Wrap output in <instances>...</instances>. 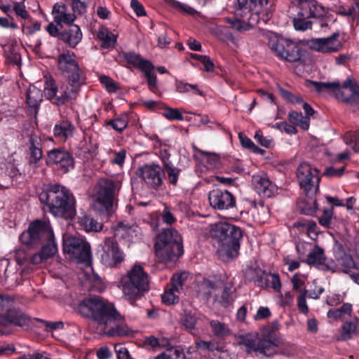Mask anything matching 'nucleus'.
Instances as JSON below:
<instances>
[{
    "mask_svg": "<svg viewBox=\"0 0 359 359\" xmlns=\"http://www.w3.org/2000/svg\"><path fill=\"white\" fill-rule=\"evenodd\" d=\"M351 311L352 305L349 303H344L340 308L329 310L327 316L330 318L338 319L346 314L350 315Z\"/></svg>",
    "mask_w": 359,
    "mask_h": 359,
    "instance_id": "nucleus-48",
    "label": "nucleus"
},
{
    "mask_svg": "<svg viewBox=\"0 0 359 359\" xmlns=\"http://www.w3.org/2000/svg\"><path fill=\"white\" fill-rule=\"evenodd\" d=\"M187 278V276L185 273H175L171 278L170 284L167 286L179 292L180 290L182 289V286Z\"/></svg>",
    "mask_w": 359,
    "mask_h": 359,
    "instance_id": "nucleus-52",
    "label": "nucleus"
},
{
    "mask_svg": "<svg viewBox=\"0 0 359 359\" xmlns=\"http://www.w3.org/2000/svg\"><path fill=\"white\" fill-rule=\"evenodd\" d=\"M279 90L283 98L287 102L292 104H300L304 102L301 96L296 95L283 88H280Z\"/></svg>",
    "mask_w": 359,
    "mask_h": 359,
    "instance_id": "nucleus-56",
    "label": "nucleus"
},
{
    "mask_svg": "<svg viewBox=\"0 0 359 359\" xmlns=\"http://www.w3.org/2000/svg\"><path fill=\"white\" fill-rule=\"evenodd\" d=\"M252 181L255 191L263 197H271L276 190V185L266 176H255Z\"/></svg>",
    "mask_w": 359,
    "mask_h": 359,
    "instance_id": "nucleus-27",
    "label": "nucleus"
},
{
    "mask_svg": "<svg viewBox=\"0 0 359 359\" xmlns=\"http://www.w3.org/2000/svg\"><path fill=\"white\" fill-rule=\"evenodd\" d=\"M99 81L109 93H115L119 89L118 84L108 76L101 75Z\"/></svg>",
    "mask_w": 359,
    "mask_h": 359,
    "instance_id": "nucleus-55",
    "label": "nucleus"
},
{
    "mask_svg": "<svg viewBox=\"0 0 359 359\" xmlns=\"http://www.w3.org/2000/svg\"><path fill=\"white\" fill-rule=\"evenodd\" d=\"M341 332L338 338L339 341H347L352 337V333L355 330V325L351 322H346L341 327Z\"/></svg>",
    "mask_w": 359,
    "mask_h": 359,
    "instance_id": "nucleus-54",
    "label": "nucleus"
},
{
    "mask_svg": "<svg viewBox=\"0 0 359 359\" xmlns=\"http://www.w3.org/2000/svg\"><path fill=\"white\" fill-rule=\"evenodd\" d=\"M77 309L82 316L91 319L106 328L120 317V313L114 305L100 297H85L78 304Z\"/></svg>",
    "mask_w": 359,
    "mask_h": 359,
    "instance_id": "nucleus-5",
    "label": "nucleus"
},
{
    "mask_svg": "<svg viewBox=\"0 0 359 359\" xmlns=\"http://www.w3.org/2000/svg\"><path fill=\"white\" fill-rule=\"evenodd\" d=\"M269 276L271 277V279H269V287L273 288V290L276 292H280L282 285L279 274L269 272L268 278Z\"/></svg>",
    "mask_w": 359,
    "mask_h": 359,
    "instance_id": "nucleus-59",
    "label": "nucleus"
},
{
    "mask_svg": "<svg viewBox=\"0 0 359 359\" xmlns=\"http://www.w3.org/2000/svg\"><path fill=\"white\" fill-rule=\"evenodd\" d=\"M40 252L44 256L45 259H48L55 255L57 252V245L55 242V236L53 234L52 238H48L43 244L40 245Z\"/></svg>",
    "mask_w": 359,
    "mask_h": 359,
    "instance_id": "nucleus-34",
    "label": "nucleus"
},
{
    "mask_svg": "<svg viewBox=\"0 0 359 359\" xmlns=\"http://www.w3.org/2000/svg\"><path fill=\"white\" fill-rule=\"evenodd\" d=\"M62 250L65 254H68L69 258L76 262L86 266L91 264L90 245L86 241L76 236H64Z\"/></svg>",
    "mask_w": 359,
    "mask_h": 359,
    "instance_id": "nucleus-12",
    "label": "nucleus"
},
{
    "mask_svg": "<svg viewBox=\"0 0 359 359\" xmlns=\"http://www.w3.org/2000/svg\"><path fill=\"white\" fill-rule=\"evenodd\" d=\"M341 14L344 16H349L355 19L359 17V3H355L347 8H344Z\"/></svg>",
    "mask_w": 359,
    "mask_h": 359,
    "instance_id": "nucleus-61",
    "label": "nucleus"
},
{
    "mask_svg": "<svg viewBox=\"0 0 359 359\" xmlns=\"http://www.w3.org/2000/svg\"><path fill=\"white\" fill-rule=\"evenodd\" d=\"M161 112L163 117L169 121H182L184 116L177 108L168 107L164 103Z\"/></svg>",
    "mask_w": 359,
    "mask_h": 359,
    "instance_id": "nucleus-47",
    "label": "nucleus"
},
{
    "mask_svg": "<svg viewBox=\"0 0 359 359\" xmlns=\"http://www.w3.org/2000/svg\"><path fill=\"white\" fill-rule=\"evenodd\" d=\"M75 57L76 55L73 53L70 54L69 51L57 57V67L67 81L66 85L58 88L51 76H44L43 95L53 105L60 107L76 100L81 87L86 83V74Z\"/></svg>",
    "mask_w": 359,
    "mask_h": 359,
    "instance_id": "nucleus-1",
    "label": "nucleus"
},
{
    "mask_svg": "<svg viewBox=\"0 0 359 359\" xmlns=\"http://www.w3.org/2000/svg\"><path fill=\"white\" fill-rule=\"evenodd\" d=\"M175 87L177 92L180 93L193 92L194 94L203 96L204 93L202 90L198 89L196 84H191L189 83H184L182 81L178 79L175 80Z\"/></svg>",
    "mask_w": 359,
    "mask_h": 359,
    "instance_id": "nucleus-43",
    "label": "nucleus"
},
{
    "mask_svg": "<svg viewBox=\"0 0 359 359\" xmlns=\"http://www.w3.org/2000/svg\"><path fill=\"white\" fill-rule=\"evenodd\" d=\"M53 22L58 27L72 24L75 20L74 14L67 13V7L63 3H56L52 10Z\"/></svg>",
    "mask_w": 359,
    "mask_h": 359,
    "instance_id": "nucleus-25",
    "label": "nucleus"
},
{
    "mask_svg": "<svg viewBox=\"0 0 359 359\" xmlns=\"http://www.w3.org/2000/svg\"><path fill=\"white\" fill-rule=\"evenodd\" d=\"M300 15L323 21L326 16L327 10L324 6L317 0H311L297 5Z\"/></svg>",
    "mask_w": 359,
    "mask_h": 359,
    "instance_id": "nucleus-23",
    "label": "nucleus"
},
{
    "mask_svg": "<svg viewBox=\"0 0 359 359\" xmlns=\"http://www.w3.org/2000/svg\"><path fill=\"white\" fill-rule=\"evenodd\" d=\"M121 283L126 299L133 306H135V302L149 290V275L140 264H135L122 277Z\"/></svg>",
    "mask_w": 359,
    "mask_h": 359,
    "instance_id": "nucleus-7",
    "label": "nucleus"
},
{
    "mask_svg": "<svg viewBox=\"0 0 359 359\" xmlns=\"http://www.w3.org/2000/svg\"><path fill=\"white\" fill-rule=\"evenodd\" d=\"M53 234L50 222L37 219L29 224L27 229L20 234L19 239L29 248H38L48 238H52Z\"/></svg>",
    "mask_w": 359,
    "mask_h": 359,
    "instance_id": "nucleus-10",
    "label": "nucleus"
},
{
    "mask_svg": "<svg viewBox=\"0 0 359 359\" xmlns=\"http://www.w3.org/2000/svg\"><path fill=\"white\" fill-rule=\"evenodd\" d=\"M67 27H58L54 22H50L45 30L48 34L62 41L70 48H75L81 41L83 34L80 27L74 24L66 25Z\"/></svg>",
    "mask_w": 359,
    "mask_h": 359,
    "instance_id": "nucleus-15",
    "label": "nucleus"
},
{
    "mask_svg": "<svg viewBox=\"0 0 359 359\" xmlns=\"http://www.w3.org/2000/svg\"><path fill=\"white\" fill-rule=\"evenodd\" d=\"M0 333L8 334V328L29 327L31 318L17 304L15 299L9 295L0 296Z\"/></svg>",
    "mask_w": 359,
    "mask_h": 359,
    "instance_id": "nucleus-6",
    "label": "nucleus"
},
{
    "mask_svg": "<svg viewBox=\"0 0 359 359\" xmlns=\"http://www.w3.org/2000/svg\"><path fill=\"white\" fill-rule=\"evenodd\" d=\"M46 164L62 174H67L75 168L72 154L63 147L53 148L48 151L46 157Z\"/></svg>",
    "mask_w": 359,
    "mask_h": 359,
    "instance_id": "nucleus-16",
    "label": "nucleus"
},
{
    "mask_svg": "<svg viewBox=\"0 0 359 359\" xmlns=\"http://www.w3.org/2000/svg\"><path fill=\"white\" fill-rule=\"evenodd\" d=\"M21 29L24 34L32 36L41 29V22L31 16V20H26L22 22Z\"/></svg>",
    "mask_w": 359,
    "mask_h": 359,
    "instance_id": "nucleus-40",
    "label": "nucleus"
},
{
    "mask_svg": "<svg viewBox=\"0 0 359 359\" xmlns=\"http://www.w3.org/2000/svg\"><path fill=\"white\" fill-rule=\"evenodd\" d=\"M210 327L213 336L218 339H224L231 334V330L229 326L218 320H211Z\"/></svg>",
    "mask_w": 359,
    "mask_h": 359,
    "instance_id": "nucleus-32",
    "label": "nucleus"
},
{
    "mask_svg": "<svg viewBox=\"0 0 359 359\" xmlns=\"http://www.w3.org/2000/svg\"><path fill=\"white\" fill-rule=\"evenodd\" d=\"M253 271L255 276L252 279L255 284L263 288H268L269 284V273L259 268L254 269Z\"/></svg>",
    "mask_w": 359,
    "mask_h": 359,
    "instance_id": "nucleus-45",
    "label": "nucleus"
},
{
    "mask_svg": "<svg viewBox=\"0 0 359 359\" xmlns=\"http://www.w3.org/2000/svg\"><path fill=\"white\" fill-rule=\"evenodd\" d=\"M79 224L88 232H98L102 229V224L88 215H83L80 217Z\"/></svg>",
    "mask_w": 359,
    "mask_h": 359,
    "instance_id": "nucleus-35",
    "label": "nucleus"
},
{
    "mask_svg": "<svg viewBox=\"0 0 359 359\" xmlns=\"http://www.w3.org/2000/svg\"><path fill=\"white\" fill-rule=\"evenodd\" d=\"M312 196L310 194L309 196H306L309 199L304 200L299 204L301 214L311 216L316 214L318 210V203L316 199H312Z\"/></svg>",
    "mask_w": 359,
    "mask_h": 359,
    "instance_id": "nucleus-36",
    "label": "nucleus"
},
{
    "mask_svg": "<svg viewBox=\"0 0 359 359\" xmlns=\"http://www.w3.org/2000/svg\"><path fill=\"white\" fill-rule=\"evenodd\" d=\"M125 259L123 252L120 249L117 241L113 238H107L102 246L100 256L102 263L108 267H116Z\"/></svg>",
    "mask_w": 359,
    "mask_h": 359,
    "instance_id": "nucleus-19",
    "label": "nucleus"
},
{
    "mask_svg": "<svg viewBox=\"0 0 359 359\" xmlns=\"http://www.w3.org/2000/svg\"><path fill=\"white\" fill-rule=\"evenodd\" d=\"M339 98L346 104L351 106L359 104V86L351 79H347L337 93Z\"/></svg>",
    "mask_w": 359,
    "mask_h": 359,
    "instance_id": "nucleus-24",
    "label": "nucleus"
},
{
    "mask_svg": "<svg viewBox=\"0 0 359 359\" xmlns=\"http://www.w3.org/2000/svg\"><path fill=\"white\" fill-rule=\"evenodd\" d=\"M76 128L74 125L67 120L58 121L53 128V135L56 138L67 140L73 137Z\"/></svg>",
    "mask_w": 359,
    "mask_h": 359,
    "instance_id": "nucleus-28",
    "label": "nucleus"
},
{
    "mask_svg": "<svg viewBox=\"0 0 359 359\" xmlns=\"http://www.w3.org/2000/svg\"><path fill=\"white\" fill-rule=\"evenodd\" d=\"M309 83L314 87L318 93L321 92H336L340 90L339 82H321L310 81Z\"/></svg>",
    "mask_w": 359,
    "mask_h": 359,
    "instance_id": "nucleus-38",
    "label": "nucleus"
},
{
    "mask_svg": "<svg viewBox=\"0 0 359 359\" xmlns=\"http://www.w3.org/2000/svg\"><path fill=\"white\" fill-rule=\"evenodd\" d=\"M42 101V93L35 87L29 88L26 95L27 104L32 108L37 109Z\"/></svg>",
    "mask_w": 359,
    "mask_h": 359,
    "instance_id": "nucleus-37",
    "label": "nucleus"
},
{
    "mask_svg": "<svg viewBox=\"0 0 359 359\" xmlns=\"http://www.w3.org/2000/svg\"><path fill=\"white\" fill-rule=\"evenodd\" d=\"M154 249L159 262L175 263L184 255L182 237L175 229H165L156 235Z\"/></svg>",
    "mask_w": 359,
    "mask_h": 359,
    "instance_id": "nucleus-4",
    "label": "nucleus"
},
{
    "mask_svg": "<svg viewBox=\"0 0 359 359\" xmlns=\"http://www.w3.org/2000/svg\"><path fill=\"white\" fill-rule=\"evenodd\" d=\"M231 301V290L229 287H225L222 292L219 303L223 307L226 308L230 305Z\"/></svg>",
    "mask_w": 359,
    "mask_h": 359,
    "instance_id": "nucleus-64",
    "label": "nucleus"
},
{
    "mask_svg": "<svg viewBox=\"0 0 359 359\" xmlns=\"http://www.w3.org/2000/svg\"><path fill=\"white\" fill-rule=\"evenodd\" d=\"M269 47L278 58L289 62L300 61L305 53L304 49L297 43L280 36L271 37L269 41Z\"/></svg>",
    "mask_w": 359,
    "mask_h": 359,
    "instance_id": "nucleus-11",
    "label": "nucleus"
},
{
    "mask_svg": "<svg viewBox=\"0 0 359 359\" xmlns=\"http://www.w3.org/2000/svg\"><path fill=\"white\" fill-rule=\"evenodd\" d=\"M97 38L102 41V47L109 48L114 47L117 36L108 31L106 27H102L97 32Z\"/></svg>",
    "mask_w": 359,
    "mask_h": 359,
    "instance_id": "nucleus-33",
    "label": "nucleus"
},
{
    "mask_svg": "<svg viewBox=\"0 0 359 359\" xmlns=\"http://www.w3.org/2000/svg\"><path fill=\"white\" fill-rule=\"evenodd\" d=\"M116 185L112 180L106 179L100 184L97 194V204L100 212L110 217L114 212L113 205L116 195Z\"/></svg>",
    "mask_w": 359,
    "mask_h": 359,
    "instance_id": "nucleus-17",
    "label": "nucleus"
},
{
    "mask_svg": "<svg viewBox=\"0 0 359 359\" xmlns=\"http://www.w3.org/2000/svg\"><path fill=\"white\" fill-rule=\"evenodd\" d=\"M271 4L269 0H237L234 14L237 17L245 18L249 24L266 25L272 17Z\"/></svg>",
    "mask_w": 359,
    "mask_h": 359,
    "instance_id": "nucleus-8",
    "label": "nucleus"
},
{
    "mask_svg": "<svg viewBox=\"0 0 359 359\" xmlns=\"http://www.w3.org/2000/svg\"><path fill=\"white\" fill-rule=\"evenodd\" d=\"M288 120L291 124L299 126L304 130L309 128V118L304 117L302 112L292 111L288 114Z\"/></svg>",
    "mask_w": 359,
    "mask_h": 359,
    "instance_id": "nucleus-39",
    "label": "nucleus"
},
{
    "mask_svg": "<svg viewBox=\"0 0 359 359\" xmlns=\"http://www.w3.org/2000/svg\"><path fill=\"white\" fill-rule=\"evenodd\" d=\"M104 126H109L118 133H122L128 126V117L125 113L121 114L113 119L106 120Z\"/></svg>",
    "mask_w": 359,
    "mask_h": 359,
    "instance_id": "nucleus-31",
    "label": "nucleus"
},
{
    "mask_svg": "<svg viewBox=\"0 0 359 359\" xmlns=\"http://www.w3.org/2000/svg\"><path fill=\"white\" fill-rule=\"evenodd\" d=\"M175 292H179L166 286L163 294L161 295L162 302L168 306L178 303L180 298Z\"/></svg>",
    "mask_w": 359,
    "mask_h": 359,
    "instance_id": "nucleus-50",
    "label": "nucleus"
},
{
    "mask_svg": "<svg viewBox=\"0 0 359 359\" xmlns=\"http://www.w3.org/2000/svg\"><path fill=\"white\" fill-rule=\"evenodd\" d=\"M334 213L333 207L329 208H325L323 210V215L319 217L318 222L323 227L330 229L332 225V219Z\"/></svg>",
    "mask_w": 359,
    "mask_h": 359,
    "instance_id": "nucleus-53",
    "label": "nucleus"
},
{
    "mask_svg": "<svg viewBox=\"0 0 359 359\" xmlns=\"http://www.w3.org/2000/svg\"><path fill=\"white\" fill-rule=\"evenodd\" d=\"M319 170L313 168L308 163H301L296 171L297 178L301 189H303L306 196L309 194L315 195L319 190V183L320 180Z\"/></svg>",
    "mask_w": 359,
    "mask_h": 359,
    "instance_id": "nucleus-14",
    "label": "nucleus"
},
{
    "mask_svg": "<svg viewBox=\"0 0 359 359\" xmlns=\"http://www.w3.org/2000/svg\"><path fill=\"white\" fill-rule=\"evenodd\" d=\"M302 262L323 271H334L335 266L334 261L329 259L324 249L318 245H314L309 250L306 259Z\"/></svg>",
    "mask_w": 359,
    "mask_h": 359,
    "instance_id": "nucleus-22",
    "label": "nucleus"
},
{
    "mask_svg": "<svg viewBox=\"0 0 359 359\" xmlns=\"http://www.w3.org/2000/svg\"><path fill=\"white\" fill-rule=\"evenodd\" d=\"M194 344L196 348L204 351L213 352L217 350L216 344L211 341H203L198 339L195 341Z\"/></svg>",
    "mask_w": 359,
    "mask_h": 359,
    "instance_id": "nucleus-57",
    "label": "nucleus"
},
{
    "mask_svg": "<svg viewBox=\"0 0 359 359\" xmlns=\"http://www.w3.org/2000/svg\"><path fill=\"white\" fill-rule=\"evenodd\" d=\"M73 12L78 15H82L86 11V4L81 0H69Z\"/></svg>",
    "mask_w": 359,
    "mask_h": 359,
    "instance_id": "nucleus-62",
    "label": "nucleus"
},
{
    "mask_svg": "<svg viewBox=\"0 0 359 359\" xmlns=\"http://www.w3.org/2000/svg\"><path fill=\"white\" fill-rule=\"evenodd\" d=\"M165 173H167L168 180L169 183L175 187L178 183L179 177L182 170L177 167H175L172 163H165V167H163Z\"/></svg>",
    "mask_w": 359,
    "mask_h": 359,
    "instance_id": "nucleus-41",
    "label": "nucleus"
},
{
    "mask_svg": "<svg viewBox=\"0 0 359 359\" xmlns=\"http://www.w3.org/2000/svg\"><path fill=\"white\" fill-rule=\"evenodd\" d=\"M234 20L229 19L228 22L231 25V27L239 32L246 31L250 28L255 27L257 24H249V20L245 18L237 17L235 15Z\"/></svg>",
    "mask_w": 359,
    "mask_h": 359,
    "instance_id": "nucleus-44",
    "label": "nucleus"
},
{
    "mask_svg": "<svg viewBox=\"0 0 359 359\" xmlns=\"http://www.w3.org/2000/svg\"><path fill=\"white\" fill-rule=\"evenodd\" d=\"M237 339L238 344L244 346L248 353L255 352L257 355L267 357H271L276 353V348L279 344L276 333L273 330L264 333L263 339L258 338L257 334L249 332L238 335Z\"/></svg>",
    "mask_w": 359,
    "mask_h": 359,
    "instance_id": "nucleus-9",
    "label": "nucleus"
},
{
    "mask_svg": "<svg viewBox=\"0 0 359 359\" xmlns=\"http://www.w3.org/2000/svg\"><path fill=\"white\" fill-rule=\"evenodd\" d=\"M136 173L150 189L158 191L164 185L165 171L158 163H145L137 168Z\"/></svg>",
    "mask_w": 359,
    "mask_h": 359,
    "instance_id": "nucleus-18",
    "label": "nucleus"
},
{
    "mask_svg": "<svg viewBox=\"0 0 359 359\" xmlns=\"http://www.w3.org/2000/svg\"><path fill=\"white\" fill-rule=\"evenodd\" d=\"M345 168L346 165H343L340 168H334L333 166L327 167L323 172V175L328 177H340L343 175Z\"/></svg>",
    "mask_w": 359,
    "mask_h": 359,
    "instance_id": "nucleus-60",
    "label": "nucleus"
},
{
    "mask_svg": "<svg viewBox=\"0 0 359 359\" xmlns=\"http://www.w3.org/2000/svg\"><path fill=\"white\" fill-rule=\"evenodd\" d=\"M210 234L218 243L217 252L224 260L232 259L239 254L243 231L239 226L226 222L211 225Z\"/></svg>",
    "mask_w": 359,
    "mask_h": 359,
    "instance_id": "nucleus-3",
    "label": "nucleus"
},
{
    "mask_svg": "<svg viewBox=\"0 0 359 359\" xmlns=\"http://www.w3.org/2000/svg\"><path fill=\"white\" fill-rule=\"evenodd\" d=\"M44 212L56 218L72 220L76 215V198L72 192L60 184H49L39 195Z\"/></svg>",
    "mask_w": 359,
    "mask_h": 359,
    "instance_id": "nucleus-2",
    "label": "nucleus"
},
{
    "mask_svg": "<svg viewBox=\"0 0 359 359\" xmlns=\"http://www.w3.org/2000/svg\"><path fill=\"white\" fill-rule=\"evenodd\" d=\"M344 141L346 144L351 145L352 149L355 153H359V128L355 131L346 133L344 137Z\"/></svg>",
    "mask_w": 359,
    "mask_h": 359,
    "instance_id": "nucleus-49",
    "label": "nucleus"
},
{
    "mask_svg": "<svg viewBox=\"0 0 359 359\" xmlns=\"http://www.w3.org/2000/svg\"><path fill=\"white\" fill-rule=\"evenodd\" d=\"M339 38V33L334 32L328 37L311 39L308 41L307 45L311 50L319 53H336L342 47Z\"/></svg>",
    "mask_w": 359,
    "mask_h": 359,
    "instance_id": "nucleus-21",
    "label": "nucleus"
},
{
    "mask_svg": "<svg viewBox=\"0 0 359 359\" xmlns=\"http://www.w3.org/2000/svg\"><path fill=\"white\" fill-rule=\"evenodd\" d=\"M308 291L306 290H300V294L297 297V307L300 313L306 314L309 312V307L306 304V296Z\"/></svg>",
    "mask_w": 359,
    "mask_h": 359,
    "instance_id": "nucleus-58",
    "label": "nucleus"
},
{
    "mask_svg": "<svg viewBox=\"0 0 359 359\" xmlns=\"http://www.w3.org/2000/svg\"><path fill=\"white\" fill-rule=\"evenodd\" d=\"M106 331V334L109 337H124L128 336L130 334V328L123 323V319L120 315L118 320L116 322H112L111 325Z\"/></svg>",
    "mask_w": 359,
    "mask_h": 359,
    "instance_id": "nucleus-29",
    "label": "nucleus"
},
{
    "mask_svg": "<svg viewBox=\"0 0 359 359\" xmlns=\"http://www.w3.org/2000/svg\"><path fill=\"white\" fill-rule=\"evenodd\" d=\"M29 151L28 163L29 165L36 168L43 157L41 140L39 136L31 135L29 140Z\"/></svg>",
    "mask_w": 359,
    "mask_h": 359,
    "instance_id": "nucleus-26",
    "label": "nucleus"
},
{
    "mask_svg": "<svg viewBox=\"0 0 359 359\" xmlns=\"http://www.w3.org/2000/svg\"><path fill=\"white\" fill-rule=\"evenodd\" d=\"M210 205L215 210H228L236 207V197L226 189H215L209 191Z\"/></svg>",
    "mask_w": 359,
    "mask_h": 359,
    "instance_id": "nucleus-20",
    "label": "nucleus"
},
{
    "mask_svg": "<svg viewBox=\"0 0 359 359\" xmlns=\"http://www.w3.org/2000/svg\"><path fill=\"white\" fill-rule=\"evenodd\" d=\"M164 103L154 100H147L142 102V105L147 109L152 110L158 113H161V111L163 109Z\"/></svg>",
    "mask_w": 359,
    "mask_h": 359,
    "instance_id": "nucleus-63",
    "label": "nucleus"
},
{
    "mask_svg": "<svg viewBox=\"0 0 359 359\" xmlns=\"http://www.w3.org/2000/svg\"><path fill=\"white\" fill-rule=\"evenodd\" d=\"M198 318L196 316V311L189 309H184V313L182 318V325L189 330L195 329L196 324L197 323Z\"/></svg>",
    "mask_w": 359,
    "mask_h": 359,
    "instance_id": "nucleus-46",
    "label": "nucleus"
},
{
    "mask_svg": "<svg viewBox=\"0 0 359 359\" xmlns=\"http://www.w3.org/2000/svg\"><path fill=\"white\" fill-rule=\"evenodd\" d=\"M334 256L338 263L343 267L347 269L355 268V262L352 256L345 252L342 245H337L334 248Z\"/></svg>",
    "mask_w": 359,
    "mask_h": 359,
    "instance_id": "nucleus-30",
    "label": "nucleus"
},
{
    "mask_svg": "<svg viewBox=\"0 0 359 359\" xmlns=\"http://www.w3.org/2000/svg\"><path fill=\"white\" fill-rule=\"evenodd\" d=\"M292 24L295 30L305 32L312 29L313 22L309 18L300 15V13L297 11V16L292 20Z\"/></svg>",
    "mask_w": 359,
    "mask_h": 359,
    "instance_id": "nucleus-42",
    "label": "nucleus"
},
{
    "mask_svg": "<svg viewBox=\"0 0 359 359\" xmlns=\"http://www.w3.org/2000/svg\"><path fill=\"white\" fill-rule=\"evenodd\" d=\"M123 56L128 64L137 68L144 74L149 90L157 95L159 92V87L156 75L154 72V65L149 60L143 59L140 54H137L134 51L125 52L123 53Z\"/></svg>",
    "mask_w": 359,
    "mask_h": 359,
    "instance_id": "nucleus-13",
    "label": "nucleus"
},
{
    "mask_svg": "<svg viewBox=\"0 0 359 359\" xmlns=\"http://www.w3.org/2000/svg\"><path fill=\"white\" fill-rule=\"evenodd\" d=\"M11 9L12 13L14 12L18 18H20L24 20H31V15L26 10L24 1H14L13 8L11 7Z\"/></svg>",
    "mask_w": 359,
    "mask_h": 359,
    "instance_id": "nucleus-51",
    "label": "nucleus"
}]
</instances>
